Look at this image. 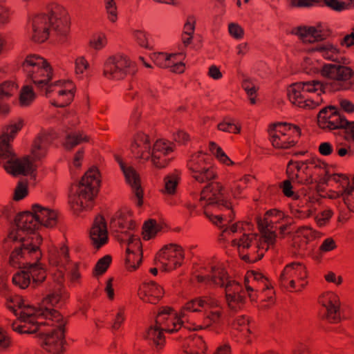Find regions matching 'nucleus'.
Segmentation results:
<instances>
[{
    "label": "nucleus",
    "mask_w": 354,
    "mask_h": 354,
    "mask_svg": "<svg viewBox=\"0 0 354 354\" xmlns=\"http://www.w3.org/2000/svg\"><path fill=\"white\" fill-rule=\"evenodd\" d=\"M133 142L140 145L145 151H148L151 148L149 137L143 132L137 133Z\"/></svg>",
    "instance_id": "nucleus-51"
},
{
    "label": "nucleus",
    "mask_w": 354,
    "mask_h": 354,
    "mask_svg": "<svg viewBox=\"0 0 354 354\" xmlns=\"http://www.w3.org/2000/svg\"><path fill=\"white\" fill-rule=\"evenodd\" d=\"M28 324H32V326L21 325L15 321L12 324V329L19 334H34L39 330L41 325L46 324L45 323L32 322L31 321H29Z\"/></svg>",
    "instance_id": "nucleus-30"
},
{
    "label": "nucleus",
    "mask_w": 354,
    "mask_h": 354,
    "mask_svg": "<svg viewBox=\"0 0 354 354\" xmlns=\"http://www.w3.org/2000/svg\"><path fill=\"white\" fill-rule=\"evenodd\" d=\"M167 156L161 153L158 156H151V161L154 166L158 169L166 167L169 163V159L167 158Z\"/></svg>",
    "instance_id": "nucleus-52"
},
{
    "label": "nucleus",
    "mask_w": 354,
    "mask_h": 354,
    "mask_svg": "<svg viewBox=\"0 0 354 354\" xmlns=\"http://www.w3.org/2000/svg\"><path fill=\"white\" fill-rule=\"evenodd\" d=\"M335 11L340 12L347 8V5L344 1L339 0H324V4Z\"/></svg>",
    "instance_id": "nucleus-55"
},
{
    "label": "nucleus",
    "mask_w": 354,
    "mask_h": 354,
    "mask_svg": "<svg viewBox=\"0 0 354 354\" xmlns=\"http://www.w3.org/2000/svg\"><path fill=\"white\" fill-rule=\"evenodd\" d=\"M164 180L165 183V187L166 192L169 194H175L178 183L177 177L166 176Z\"/></svg>",
    "instance_id": "nucleus-53"
},
{
    "label": "nucleus",
    "mask_w": 354,
    "mask_h": 354,
    "mask_svg": "<svg viewBox=\"0 0 354 354\" xmlns=\"http://www.w3.org/2000/svg\"><path fill=\"white\" fill-rule=\"evenodd\" d=\"M12 283L21 289H26L30 283V276L28 270L16 272L12 279Z\"/></svg>",
    "instance_id": "nucleus-37"
},
{
    "label": "nucleus",
    "mask_w": 354,
    "mask_h": 354,
    "mask_svg": "<svg viewBox=\"0 0 354 354\" xmlns=\"http://www.w3.org/2000/svg\"><path fill=\"white\" fill-rule=\"evenodd\" d=\"M317 118L319 127L324 130L343 129L347 122L346 117L334 105H328L322 109Z\"/></svg>",
    "instance_id": "nucleus-10"
},
{
    "label": "nucleus",
    "mask_w": 354,
    "mask_h": 354,
    "mask_svg": "<svg viewBox=\"0 0 354 354\" xmlns=\"http://www.w3.org/2000/svg\"><path fill=\"white\" fill-rule=\"evenodd\" d=\"M343 129L344 130V139L348 141L351 138L354 141V122L347 120V122L345 123V128Z\"/></svg>",
    "instance_id": "nucleus-61"
},
{
    "label": "nucleus",
    "mask_w": 354,
    "mask_h": 354,
    "mask_svg": "<svg viewBox=\"0 0 354 354\" xmlns=\"http://www.w3.org/2000/svg\"><path fill=\"white\" fill-rule=\"evenodd\" d=\"M27 239L26 237L20 238L19 242L21 243L18 248H15L10 253L9 257V264L12 267H16L18 263L15 259L19 257H24V250L28 251L29 254H35V262L33 263H26L21 267L24 269L28 270V273L32 279V287L34 288L40 286L46 279V270L43 267V264L40 263L42 258V253L40 249V245L42 244L43 238L41 234H37L35 236V243L32 242L26 243Z\"/></svg>",
    "instance_id": "nucleus-2"
},
{
    "label": "nucleus",
    "mask_w": 354,
    "mask_h": 354,
    "mask_svg": "<svg viewBox=\"0 0 354 354\" xmlns=\"http://www.w3.org/2000/svg\"><path fill=\"white\" fill-rule=\"evenodd\" d=\"M157 259H163L171 266H176V269L181 266L185 259L183 248L175 243L164 245L156 254L154 261Z\"/></svg>",
    "instance_id": "nucleus-13"
},
{
    "label": "nucleus",
    "mask_w": 354,
    "mask_h": 354,
    "mask_svg": "<svg viewBox=\"0 0 354 354\" xmlns=\"http://www.w3.org/2000/svg\"><path fill=\"white\" fill-rule=\"evenodd\" d=\"M58 290V292H54L48 294L46 297H44L42 299L40 307L47 306V305L54 307L59 304L62 299L61 288H59Z\"/></svg>",
    "instance_id": "nucleus-45"
},
{
    "label": "nucleus",
    "mask_w": 354,
    "mask_h": 354,
    "mask_svg": "<svg viewBox=\"0 0 354 354\" xmlns=\"http://www.w3.org/2000/svg\"><path fill=\"white\" fill-rule=\"evenodd\" d=\"M18 88V84L11 80L4 81L0 84L1 95L10 97L13 95V91Z\"/></svg>",
    "instance_id": "nucleus-43"
},
{
    "label": "nucleus",
    "mask_w": 354,
    "mask_h": 354,
    "mask_svg": "<svg viewBox=\"0 0 354 354\" xmlns=\"http://www.w3.org/2000/svg\"><path fill=\"white\" fill-rule=\"evenodd\" d=\"M36 313H38L39 316H42L46 319H49L52 321H55L60 325L62 323L67 322L64 320L63 315L57 310L53 308L48 306L39 307V310H35Z\"/></svg>",
    "instance_id": "nucleus-28"
},
{
    "label": "nucleus",
    "mask_w": 354,
    "mask_h": 354,
    "mask_svg": "<svg viewBox=\"0 0 354 354\" xmlns=\"http://www.w3.org/2000/svg\"><path fill=\"white\" fill-rule=\"evenodd\" d=\"M100 173L95 166L91 167L77 184L75 185L76 190L73 195V203L80 206L81 209H91L94 205V201L99 193L101 180Z\"/></svg>",
    "instance_id": "nucleus-3"
},
{
    "label": "nucleus",
    "mask_w": 354,
    "mask_h": 354,
    "mask_svg": "<svg viewBox=\"0 0 354 354\" xmlns=\"http://www.w3.org/2000/svg\"><path fill=\"white\" fill-rule=\"evenodd\" d=\"M48 13L39 14L32 21V35L35 43L42 44L47 41L51 32L55 40L66 43L69 38L71 21L66 9L57 3H51L47 8Z\"/></svg>",
    "instance_id": "nucleus-1"
},
{
    "label": "nucleus",
    "mask_w": 354,
    "mask_h": 354,
    "mask_svg": "<svg viewBox=\"0 0 354 354\" xmlns=\"http://www.w3.org/2000/svg\"><path fill=\"white\" fill-rule=\"evenodd\" d=\"M90 238L97 250L108 242L106 222L102 214H98L95 218L90 231Z\"/></svg>",
    "instance_id": "nucleus-15"
},
{
    "label": "nucleus",
    "mask_w": 354,
    "mask_h": 354,
    "mask_svg": "<svg viewBox=\"0 0 354 354\" xmlns=\"http://www.w3.org/2000/svg\"><path fill=\"white\" fill-rule=\"evenodd\" d=\"M111 261L112 257L109 254H106L100 259L94 267L92 272L93 276L94 277H97L104 274L109 268Z\"/></svg>",
    "instance_id": "nucleus-34"
},
{
    "label": "nucleus",
    "mask_w": 354,
    "mask_h": 354,
    "mask_svg": "<svg viewBox=\"0 0 354 354\" xmlns=\"http://www.w3.org/2000/svg\"><path fill=\"white\" fill-rule=\"evenodd\" d=\"M173 150L171 147L167 145V144L161 140H157L153 146V150L151 153V156L164 153L165 155H167L169 152H171Z\"/></svg>",
    "instance_id": "nucleus-50"
},
{
    "label": "nucleus",
    "mask_w": 354,
    "mask_h": 354,
    "mask_svg": "<svg viewBox=\"0 0 354 354\" xmlns=\"http://www.w3.org/2000/svg\"><path fill=\"white\" fill-rule=\"evenodd\" d=\"M75 92H76V86L73 84V87L71 89L61 90L58 93V94L59 95H67L69 93L71 95L69 97H68L66 100H65L64 101H63L61 103H59L54 100V101L51 102L50 104L55 107H59V108L66 107L67 106L71 104V102L73 101Z\"/></svg>",
    "instance_id": "nucleus-42"
},
{
    "label": "nucleus",
    "mask_w": 354,
    "mask_h": 354,
    "mask_svg": "<svg viewBox=\"0 0 354 354\" xmlns=\"http://www.w3.org/2000/svg\"><path fill=\"white\" fill-rule=\"evenodd\" d=\"M124 176L127 182L131 185V188L133 189L135 196L138 198L137 206H142L144 191L141 186L139 174L133 167H128L127 171H125Z\"/></svg>",
    "instance_id": "nucleus-19"
},
{
    "label": "nucleus",
    "mask_w": 354,
    "mask_h": 354,
    "mask_svg": "<svg viewBox=\"0 0 354 354\" xmlns=\"http://www.w3.org/2000/svg\"><path fill=\"white\" fill-rule=\"evenodd\" d=\"M89 43L91 46L96 50H100L104 46L106 43V39L104 34H100L98 35L96 40H91Z\"/></svg>",
    "instance_id": "nucleus-63"
},
{
    "label": "nucleus",
    "mask_w": 354,
    "mask_h": 354,
    "mask_svg": "<svg viewBox=\"0 0 354 354\" xmlns=\"http://www.w3.org/2000/svg\"><path fill=\"white\" fill-rule=\"evenodd\" d=\"M105 8L109 15V19L114 23L118 19V11L116 3L114 0H104Z\"/></svg>",
    "instance_id": "nucleus-49"
},
{
    "label": "nucleus",
    "mask_w": 354,
    "mask_h": 354,
    "mask_svg": "<svg viewBox=\"0 0 354 354\" xmlns=\"http://www.w3.org/2000/svg\"><path fill=\"white\" fill-rule=\"evenodd\" d=\"M38 136L40 137L44 145H49L57 138V133L53 131L48 132L41 131L38 134Z\"/></svg>",
    "instance_id": "nucleus-60"
},
{
    "label": "nucleus",
    "mask_w": 354,
    "mask_h": 354,
    "mask_svg": "<svg viewBox=\"0 0 354 354\" xmlns=\"http://www.w3.org/2000/svg\"><path fill=\"white\" fill-rule=\"evenodd\" d=\"M199 308H203L202 297H196L187 301L179 313V317H178L177 324L180 326L179 328H180L183 324V322L181 320V318L184 317L185 314L183 313V310H185L190 312H199L201 311Z\"/></svg>",
    "instance_id": "nucleus-29"
},
{
    "label": "nucleus",
    "mask_w": 354,
    "mask_h": 354,
    "mask_svg": "<svg viewBox=\"0 0 354 354\" xmlns=\"http://www.w3.org/2000/svg\"><path fill=\"white\" fill-rule=\"evenodd\" d=\"M279 187L282 189L283 194L285 196L292 198L294 200L299 199V196L293 192V187L290 180H283L279 185Z\"/></svg>",
    "instance_id": "nucleus-48"
},
{
    "label": "nucleus",
    "mask_w": 354,
    "mask_h": 354,
    "mask_svg": "<svg viewBox=\"0 0 354 354\" xmlns=\"http://www.w3.org/2000/svg\"><path fill=\"white\" fill-rule=\"evenodd\" d=\"M217 129L224 132H232L238 134L241 132V127L239 124H235L233 119L225 118L222 122L218 124Z\"/></svg>",
    "instance_id": "nucleus-39"
},
{
    "label": "nucleus",
    "mask_w": 354,
    "mask_h": 354,
    "mask_svg": "<svg viewBox=\"0 0 354 354\" xmlns=\"http://www.w3.org/2000/svg\"><path fill=\"white\" fill-rule=\"evenodd\" d=\"M155 224L156 219L149 218L145 221L142 227V239L145 241H149L155 238Z\"/></svg>",
    "instance_id": "nucleus-41"
},
{
    "label": "nucleus",
    "mask_w": 354,
    "mask_h": 354,
    "mask_svg": "<svg viewBox=\"0 0 354 354\" xmlns=\"http://www.w3.org/2000/svg\"><path fill=\"white\" fill-rule=\"evenodd\" d=\"M324 170H325L324 165L306 166L303 173L308 174V176L304 178L302 174H297L295 178L298 183L311 185L323 175Z\"/></svg>",
    "instance_id": "nucleus-23"
},
{
    "label": "nucleus",
    "mask_w": 354,
    "mask_h": 354,
    "mask_svg": "<svg viewBox=\"0 0 354 354\" xmlns=\"http://www.w3.org/2000/svg\"><path fill=\"white\" fill-rule=\"evenodd\" d=\"M337 245L333 239L328 238L323 241L322 244L319 247V250L322 252H329L335 249Z\"/></svg>",
    "instance_id": "nucleus-64"
},
{
    "label": "nucleus",
    "mask_w": 354,
    "mask_h": 354,
    "mask_svg": "<svg viewBox=\"0 0 354 354\" xmlns=\"http://www.w3.org/2000/svg\"><path fill=\"white\" fill-rule=\"evenodd\" d=\"M308 235L301 236L299 234H296L292 238V247L296 250L299 254L304 255L308 250Z\"/></svg>",
    "instance_id": "nucleus-36"
},
{
    "label": "nucleus",
    "mask_w": 354,
    "mask_h": 354,
    "mask_svg": "<svg viewBox=\"0 0 354 354\" xmlns=\"http://www.w3.org/2000/svg\"><path fill=\"white\" fill-rule=\"evenodd\" d=\"M242 88L249 96L250 103L254 104L256 103L257 89L254 84L249 80H244L242 82Z\"/></svg>",
    "instance_id": "nucleus-47"
},
{
    "label": "nucleus",
    "mask_w": 354,
    "mask_h": 354,
    "mask_svg": "<svg viewBox=\"0 0 354 354\" xmlns=\"http://www.w3.org/2000/svg\"><path fill=\"white\" fill-rule=\"evenodd\" d=\"M268 132L272 145L278 149H289L295 147L301 136L299 126L288 122L270 124Z\"/></svg>",
    "instance_id": "nucleus-5"
},
{
    "label": "nucleus",
    "mask_w": 354,
    "mask_h": 354,
    "mask_svg": "<svg viewBox=\"0 0 354 354\" xmlns=\"http://www.w3.org/2000/svg\"><path fill=\"white\" fill-rule=\"evenodd\" d=\"M39 216L38 214H35V210L33 208V205L31 206V210H26L23 212H20L15 217L14 222L17 226L16 232L11 231L8 237L12 239L13 241H17L20 240L18 239L17 236V231L21 230L24 232H26L27 234H34L35 236H28L26 238V241L32 242L33 244L35 243V236L37 234H35V232L38 230L40 227L39 226V223L37 221H39Z\"/></svg>",
    "instance_id": "nucleus-8"
},
{
    "label": "nucleus",
    "mask_w": 354,
    "mask_h": 354,
    "mask_svg": "<svg viewBox=\"0 0 354 354\" xmlns=\"http://www.w3.org/2000/svg\"><path fill=\"white\" fill-rule=\"evenodd\" d=\"M127 215L120 210L115 212L110 221V229L115 232H119L118 230H123L126 227Z\"/></svg>",
    "instance_id": "nucleus-35"
},
{
    "label": "nucleus",
    "mask_w": 354,
    "mask_h": 354,
    "mask_svg": "<svg viewBox=\"0 0 354 354\" xmlns=\"http://www.w3.org/2000/svg\"><path fill=\"white\" fill-rule=\"evenodd\" d=\"M127 257L125 258V266L129 271L137 270L142 261V256H140L136 264L134 263L136 253L129 247L126 249Z\"/></svg>",
    "instance_id": "nucleus-40"
},
{
    "label": "nucleus",
    "mask_w": 354,
    "mask_h": 354,
    "mask_svg": "<svg viewBox=\"0 0 354 354\" xmlns=\"http://www.w3.org/2000/svg\"><path fill=\"white\" fill-rule=\"evenodd\" d=\"M201 170L198 173L192 175V177L197 182L203 183L218 178L215 168L212 166L211 162L206 165L205 168Z\"/></svg>",
    "instance_id": "nucleus-27"
},
{
    "label": "nucleus",
    "mask_w": 354,
    "mask_h": 354,
    "mask_svg": "<svg viewBox=\"0 0 354 354\" xmlns=\"http://www.w3.org/2000/svg\"><path fill=\"white\" fill-rule=\"evenodd\" d=\"M137 71L136 64L128 57L115 55L110 56L104 64L103 74L111 80H123L128 74L133 75Z\"/></svg>",
    "instance_id": "nucleus-7"
},
{
    "label": "nucleus",
    "mask_w": 354,
    "mask_h": 354,
    "mask_svg": "<svg viewBox=\"0 0 354 354\" xmlns=\"http://www.w3.org/2000/svg\"><path fill=\"white\" fill-rule=\"evenodd\" d=\"M308 277L306 267L301 263L292 262L286 266L280 276L281 283L292 278L294 279H305Z\"/></svg>",
    "instance_id": "nucleus-21"
},
{
    "label": "nucleus",
    "mask_w": 354,
    "mask_h": 354,
    "mask_svg": "<svg viewBox=\"0 0 354 354\" xmlns=\"http://www.w3.org/2000/svg\"><path fill=\"white\" fill-rule=\"evenodd\" d=\"M229 33L235 39H241L244 35L243 28L238 24L231 23L228 26Z\"/></svg>",
    "instance_id": "nucleus-58"
},
{
    "label": "nucleus",
    "mask_w": 354,
    "mask_h": 354,
    "mask_svg": "<svg viewBox=\"0 0 354 354\" xmlns=\"http://www.w3.org/2000/svg\"><path fill=\"white\" fill-rule=\"evenodd\" d=\"M319 303L326 308V319L331 323L340 320L338 297L333 292H327L319 299Z\"/></svg>",
    "instance_id": "nucleus-16"
},
{
    "label": "nucleus",
    "mask_w": 354,
    "mask_h": 354,
    "mask_svg": "<svg viewBox=\"0 0 354 354\" xmlns=\"http://www.w3.org/2000/svg\"><path fill=\"white\" fill-rule=\"evenodd\" d=\"M178 54H169L165 53H155L151 57L153 63L160 68H169L170 66V59Z\"/></svg>",
    "instance_id": "nucleus-38"
},
{
    "label": "nucleus",
    "mask_w": 354,
    "mask_h": 354,
    "mask_svg": "<svg viewBox=\"0 0 354 354\" xmlns=\"http://www.w3.org/2000/svg\"><path fill=\"white\" fill-rule=\"evenodd\" d=\"M143 338L149 341V344L155 346L158 349H162L165 344L164 330L161 324L149 326L143 335Z\"/></svg>",
    "instance_id": "nucleus-22"
},
{
    "label": "nucleus",
    "mask_w": 354,
    "mask_h": 354,
    "mask_svg": "<svg viewBox=\"0 0 354 354\" xmlns=\"http://www.w3.org/2000/svg\"><path fill=\"white\" fill-rule=\"evenodd\" d=\"M212 160V158L210 156L205 157L202 152L199 151L198 153L191 156L190 159L187 161V166L192 173L195 174L203 169V168H205L206 165Z\"/></svg>",
    "instance_id": "nucleus-25"
},
{
    "label": "nucleus",
    "mask_w": 354,
    "mask_h": 354,
    "mask_svg": "<svg viewBox=\"0 0 354 354\" xmlns=\"http://www.w3.org/2000/svg\"><path fill=\"white\" fill-rule=\"evenodd\" d=\"M296 83L301 85V88H302L306 94L314 93L318 90L317 84H319V80L300 82Z\"/></svg>",
    "instance_id": "nucleus-57"
},
{
    "label": "nucleus",
    "mask_w": 354,
    "mask_h": 354,
    "mask_svg": "<svg viewBox=\"0 0 354 354\" xmlns=\"http://www.w3.org/2000/svg\"><path fill=\"white\" fill-rule=\"evenodd\" d=\"M36 98L33 88L30 85L24 86L19 93V104L21 106H29Z\"/></svg>",
    "instance_id": "nucleus-32"
},
{
    "label": "nucleus",
    "mask_w": 354,
    "mask_h": 354,
    "mask_svg": "<svg viewBox=\"0 0 354 354\" xmlns=\"http://www.w3.org/2000/svg\"><path fill=\"white\" fill-rule=\"evenodd\" d=\"M12 153L1 164L7 173L13 176L19 175L26 176L29 174L32 175L36 171V168H33V165L28 156L18 158L14 149H12Z\"/></svg>",
    "instance_id": "nucleus-12"
},
{
    "label": "nucleus",
    "mask_w": 354,
    "mask_h": 354,
    "mask_svg": "<svg viewBox=\"0 0 354 354\" xmlns=\"http://www.w3.org/2000/svg\"><path fill=\"white\" fill-rule=\"evenodd\" d=\"M33 208L35 214L39 216V227L44 226L47 228H53L57 225L58 212L48 207L41 206L39 204H33Z\"/></svg>",
    "instance_id": "nucleus-18"
},
{
    "label": "nucleus",
    "mask_w": 354,
    "mask_h": 354,
    "mask_svg": "<svg viewBox=\"0 0 354 354\" xmlns=\"http://www.w3.org/2000/svg\"><path fill=\"white\" fill-rule=\"evenodd\" d=\"M346 196H344V204L348 209L354 212V186L345 189Z\"/></svg>",
    "instance_id": "nucleus-54"
},
{
    "label": "nucleus",
    "mask_w": 354,
    "mask_h": 354,
    "mask_svg": "<svg viewBox=\"0 0 354 354\" xmlns=\"http://www.w3.org/2000/svg\"><path fill=\"white\" fill-rule=\"evenodd\" d=\"M292 32L298 35L304 43L311 44L325 39L322 30H318L314 26H299L292 30Z\"/></svg>",
    "instance_id": "nucleus-20"
},
{
    "label": "nucleus",
    "mask_w": 354,
    "mask_h": 354,
    "mask_svg": "<svg viewBox=\"0 0 354 354\" xmlns=\"http://www.w3.org/2000/svg\"><path fill=\"white\" fill-rule=\"evenodd\" d=\"M211 272L212 277H215L214 280H212V283L220 287H225V280L229 281V275L225 268L222 266H212Z\"/></svg>",
    "instance_id": "nucleus-31"
},
{
    "label": "nucleus",
    "mask_w": 354,
    "mask_h": 354,
    "mask_svg": "<svg viewBox=\"0 0 354 354\" xmlns=\"http://www.w3.org/2000/svg\"><path fill=\"white\" fill-rule=\"evenodd\" d=\"M196 20L194 15H189L184 25L183 35H194Z\"/></svg>",
    "instance_id": "nucleus-59"
},
{
    "label": "nucleus",
    "mask_w": 354,
    "mask_h": 354,
    "mask_svg": "<svg viewBox=\"0 0 354 354\" xmlns=\"http://www.w3.org/2000/svg\"><path fill=\"white\" fill-rule=\"evenodd\" d=\"M256 221L257 223L258 229L260 232L261 236L259 239V243L257 241V248L258 250L257 252H259V249L261 248V246L263 243H266V214L263 215V218H262L260 216L256 217Z\"/></svg>",
    "instance_id": "nucleus-46"
},
{
    "label": "nucleus",
    "mask_w": 354,
    "mask_h": 354,
    "mask_svg": "<svg viewBox=\"0 0 354 354\" xmlns=\"http://www.w3.org/2000/svg\"><path fill=\"white\" fill-rule=\"evenodd\" d=\"M21 68L27 78L31 80L39 88H42L44 84H48L53 77V68L50 63L35 54L26 56L21 64Z\"/></svg>",
    "instance_id": "nucleus-6"
},
{
    "label": "nucleus",
    "mask_w": 354,
    "mask_h": 354,
    "mask_svg": "<svg viewBox=\"0 0 354 354\" xmlns=\"http://www.w3.org/2000/svg\"><path fill=\"white\" fill-rule=\"evenodd\" d=\"M24 120L20 118L15 124H10L2 127V133L0 135V145L9 155L12 154L13 147L10 144L17 134L23 129Z\"/></svg>",
    "instance_id": "nucleus-17"
},
{
    "label": "nucleus",
    "mask_w": 354,
    "mask_h": 354,
    "mask_svg": "<svg viewBox=\"0 0 354 354\" xmlns=\"http://www.w3.org/2000/svg\"><path fill=\"white\" fill-rule=\"evenodd\" d=\"M347 59L341 57L339 64H324L322 66L319 73L327 79L333 80L328 84V93H335L339 91L348 90L352 88L354 83L350 81L354 75L353 70L347 66Z\"/></svg>",
    "instance_id": "nucleus-4"
},
{
    "label": "nucleus",
    "mask_w": 354,
    "mask_h": 354,
    "mask_svg": "<svg viewBox=\"0 0 354 354\" xmlns=\"http://www.w3.org/2000/svg\"><path fill=\"white\" fill-rule=\"evenodd\" d=\"M164 289L154 281L145 282L138 289V295L144 302L156 304L163 297Z\"/></svg>",
    "instance_id": "nucleus-14"
},
{
    "label": "nucleus",
    "mask_w": 354,
    "mask_h": 354,
    "mask_svg": "<svg viewBox=\"0 0 354 354\" xmlns=\"http://www.w3.org/2000/svg\"><path fill=\"white\" fill-rule=\"evenodd\" d=\"M28 194V186L27 182L19 181L15 189L12 199L15 201H19L24 199Z\"/></svg>",
    "instance_id": "nucleus-44"
},
{
    "label": "nucleus",
    "mask_w": 354,
    "mask_h": 354,
    "mask_svg": "<svg viewBox=\"0 0 354 354\" xmlns=\"http://www.w3.org/2000/svg\"><path fill=\"white\" fill-rule=\"evenodd\" d=\"M288 95L292 104L299 107L306 106V103L308 97L299 84H292L288 91Z\"/></svg>",
    "instance_id": "nucleus-26"
},
{
    "label": "nucleus",
    "mask_w": 354,
    "mask_h": 354,
    "mask_svg": "<svg viewBox=\"0 0 354 354\" xmlns=\"http://www.w3.org/2000/svg\"><path fill=\"white\" fill-rule=\"evenodd\" d=\"M89 66L88 62L84 57H80L75 60V72L76 73H83Z\"/></svg>",
    "instance_id": "nucleus-62"
},
{
    "label": "nucleus",
    "mask_w": 354,
    "mask_h": 354,
    "mask_svg": "<svg viewBox=\"0 0 354 354\" xmlns=\"http://www.w3.org/2000/svg\"><path fill=\"white\" fill-rule=\"evenodd\" d=\"M90 138L88 136L82 137L81 134H68L66 136V141L63 144V146L66 150L71 151L79 144L83 142H88Z\"/></svg>",
    "instance_id": "nucleus-33"
},
{
    "label": "nucleus",
    "mask_w": 354,
    "mask_h": 354,
    "mask_svg": "<svg viewBox=\"0 0 354 354\" xmlns=\"http://www.w3.org/2000/svg\"><path fill=\"white\" fill-rule=\"evenodd\" d=\"M242 288L241 285L235 280L227 281L225 286V298L229 308L237 312L241 309V306H236L232 303H236V293Z\"/></svg>",
    "instance_id": "nucleus-24"
},
{
    "label": "nucleus",
    "mask_w": 354,
    "mask_h": 354,
    "mask_svg": "<svg viewBox=\"0 0 354 354\" xmlns=\"http://www.w3.org/2000/svg\"><path fill=\"white\" fill-rule=\"evenodd\" d=\"M66 322L58 325L48 333H39L37 337L39 345L46 352L51 354H63L66 351Z\"/></svg>",
    "instance_id": "nucleus-9"
},
{
    "label": "nucleus",
    "mask_w": 354,
    "mask_h": 354,
    "mask_svg": "<svg viewBox=\"0 0 354 354\" xmlns=\"http://www.w3.org/2000/svg\"><path fill=\"white\" fill-rule=\"evenodd\" d=\"M224 189V187L219 182H212L205 186L201 192L199 199L200 202L207 201L203 208L206 209L207 206H223L227 209H232V203L225 198Z\"/></svg>",
    "instance_id": "nucleus-11"
},
{
    "label": "nucleus",
    "mask_w": 354,
    "mask_h": 354,
    "mask_svg": "<svg viewBox=\"0 0 354 354\" xmlns=\"http://www.w3.org/2000/svg\"><path fill=\"white\" fill-rule=\"evenodd\" d=\"M214 155L216 158L223 164H225L227 166H232L236 165V163L232 161L223 151L221 147H217V150L216 153H214Z\"/></svg>",
    "instance_id": "nucleus-56"
}]
</instances>
